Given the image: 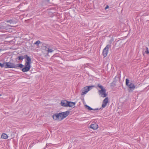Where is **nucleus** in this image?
I'll return each instance as SVG.
<instances>
[{
	"label": "nucleus",
	"instance_id": "1",
	"mask_svg": "<svg viewBox=\"0 0 149 149\" xmlns=\"http://www.w3.org/2000/svg\"><path fill=\"white\" fill-rule=\"evenodd\" d=\"M69 113L70 112L68 111L55 113L52 116V117L55 120L60 121L67 116Z\"/></svg>",
	"mask_w": 149,
	"mask_h": 149
},
{
	"label": "nucleus",
	"instance_id": "2",
	"mask_svg": "<svg viewBox=\"0 0 149 149\" xmlns=\"http://www.w3.org/2000/svg\"><path fill=\"white\" fill-rule=\"evenodd\" d=\"M6 68H17L18 67L22 68L23 67L24 65L22 64L19 63L17 65H15L14 63L10 62H6Z\"/></svg>",
	"mask_w": 149,
	"mask_h": 149
},
{
	"label": "nucleus",
	"instance_id": "3",
	"mask_svg": "<svg viewBox=\"0 0 149 149\" xmlns=\"http://www.w3.org/2000/svg\"><path fill=\"white\" fill-rule=\"evenodd\" d=\"M97 87L101 89L100 90L98 91L99 95L103 97H106L107 95V94L106 93V90L105 89L102 85L100 84H97Z\"/></svg>",
	"mask_w": 149,
	"mask_h": 149
},
{
	"label": "nucleus",
	"instance_id": "4",
	"mask_svg": "<svg viewBox=\"0 0 149 149\" xmlns=\"http://www.w3.org/2000/svg\"><path fill=\"white\" fill-rule=\"evenodd\" d=\"M126 85L128 87V90L129 92H132L135 88V86L134 84L130 82L129 84V80L128 79H126Z\"/></svg>",
	"mask_w": 149,
	"mask_h": 149
},
{
	"label": "nucleus",
	"instance_id": "5",
	"mask_svg": "<svg viewBox=\"0 0 149 149\" xmlns=\"http://www.w3.org/2000/svg\"><path fill=\"white\" fill-rule=\"evenodd\" d=\"M111 44L108 45L103 49L102 54L104 56V57H105L107 56L108 53L109 49V48H111Z\"/></svg>",
	"mask_w": 149,
	"mask_h": 149
},
{
	"label": "nucleus",
	"instance_id": "6",
	"mask_svg": "<svg viewBox=\"0 0 149 149\" xmlns=\"http://www.w3.org/2000/svg\"><path fill=\"white\" fill-rule=\"evenodd\" d=\"M92 86H86L84 87L82 89V93H81V95H83L86 94L91 89V88Z\"/></svg>",
	"mask_w": 149,
	"mask_h": 149
},
{
	"label": "nucleus",
	"instance_id": "7",
	"mask_svg": "<svg viewBox=\"0 0 149 149\" xmlns=\"http://www.w3.org/2000/svg\"><path fill=\"white\" fill-rule=\"evenodd\" d=\"M31 67V64L25 62V67L22 69V70L23 72H27L30 70Z\"/></svg>",
	"mask_w": 149,
	"mask_h": 149
},
{
	"label": "nucleus",
	"instance_id": "8",
	"mask_svg": "<svg viewBox=\"0 0 149 149\" xmlns=\"http://www.w3.org/2000/svg\"><path fill=\"white\" fill-rule=\"evenodd\" d=\"M108 102V99L107 97L105 98L103 101L102 107L103 108L105 107L107 105V104Z\"/></svg>",
	"mask_w": 149,
	"mask_h": 149
},
{
	"label": "nucleus",
	"instance_id": "9",
	"mask_svg": "<svg viewBox=\"0 0 149 149\" xmlns=\"http://www.w3.org/2000/svg\"><path fill=\"white\" fill-rule=\"evenodd\" d=\"M25 58H26L25 63L31 64V58L27 55H25Z\"/></svg>",
	"mask_w": 149,
	"mask_h": 149
},
{
	"label": "nucleus",
	"instance_id": "10",
	"mask_svg": "<svg viewBox=\"0 0 149 149\" xmlns=\"http://www.w3.org/2000/svg\"><path fill=\"white\" fill-rule=\"evenodd\" d=\"M68 102L65 100H62L61 102V105L63 107H68Z\"/></svg>",
	"mask_w": 149,
	"mask_h": 149
},
{
	"label": "nucleus",
	"instance_id": "11",
	"mask_svg": "<svg viewBox=\"0 0 149 149\" xmlns=\"http://www.w3.org/2000/svg\"><path fill=\"white\" fill-rule=\"evenodd\" d=\"M45 47H46V48L47 49V50L46 49H44L43 50H44L46 51L47 52V53L46 54L47 55H48V54L49 53H52L53 52V50L52 49H49L48 45H46L45 46Z\"/></svg>",
	"mask_w": 149,
	"mask_h": 149
},
{
	"label": "nucleus",
	"instance_id": "12",
	"mask_svg": "<svg viewBox=\"0 0 149 149\" xmlns=\"http://www.w3.org/2000/svg\"><path fill=\"white\" fill-rule=\"evenodd\" d=\"M90 127L93 130H96L98 127V126L96 123H94L91 124L90 126Z\"/></svg>",
	"mask_w": 149,
	"mask_h": 149
},
{
	"label": "nucleus",
	"instance_id": "13",
	"mask_svg": "<svg viewBox=\"0 0 149 149\" xmlns=\"http://www.w3.org/2000/svg\"><path fill=\"white\" fill-rule=\"evenodd\" d=\"M85 108L86 109H88V110H93L94 111H97L98 110H99V109L98 108H96V109H92L88 105H85Z\"/></svg>",
	"mask_w": 149,
	"mask_h": 149
},
{
	"label": "nucleus",
	"instance_id": "14",
	"mask_svg": "<svg viewBox=\"0 0 149 149\" xmlns=\"http://www.w3.org/2000/svg\"><path fill=\"white\" fill-rule=\"evenodd\" d=\"M75 104V102H68V107H72L73 106H74Z\"/></svg>",
	"mask_w": 149,
	"mask_h": 149
},
{
	"label": "nucleus",
	"instance_id": "15",
	"mask_svg": "<svg viewBox=\"0 0 149 149\" xmlns=\"http://www.w3.org/2000/svg\"><path fill=\"white\" fill-rule=\"evenodd\" d=\"M1 138L5 139H6L8 138L7 135L5 133H3L1 136Z\"/></svg>",
	"mask_w": 149,
	"mask_h": 149
},
{
	"label": "nucleus",
	"instance_id": "16",
	"mask_svg": "<svg viewBox=\"0 0 149 149\" xmlns=\"http://www.w3.org/2000/svg\"><path fill=\"white\" fill-rule=\"evenodd\" d=\"M24 58H25V55L24 56H18L16 59H17L19 60H22Z\"/></svg>",
	"mask_w": 149,
	"mask_h": 149
},
{
	"label": "nucleus",
	"instance_id": "17",
	"mask_svg": "<svg viewBox=\"0 0 149 149\" xmlns=\"http://www.w3.org/2000/svg\"><path fill=\"white\" fill-rule=\"evenodd\" d=\"M6 62L4 63H3L2 64L0 63V66H1V68H3L4 67L6 68Z\"/></svg>",
	"mask_w": 149,
	"mask_h": 149
},
{
	"label": "nucleus",
	"instance_id": "18",
	"mask_svg": "<svg viewBox=\"0 0 149 149\" xmlns=\"http://www.w3.org/2000/svg\"><path fill=\"white\" fill-rule=\"evenodd\" d=\"M146 50L145 51L146 53L147 54H149V51L148 50V48L147 47H146Z\"/></svg>",
	"mask_w": 149,
	"mask_h": 149
},
{
	"label": "nucleus",
	"instance_id": "19",
	"mask_svg": "<svg viewBox=\"0 0 149 149\" xmlns=\"http://www.w3.org/2000/svg\"><path fill=\"white\" fill-rule=\"evenodd\" d=\"M40 43V42L39 40H38L35 43V44L37 45V46H38L39 44Z\"/></svg>",
	"mask_w": 149,
	"mask_h": 149
},
{
	"label": "nucleus",
	"instance_id": "20",
	"mask_svg": "<svg viewBox=\"0 0 149 149\" xmlns=\"http://www.w3.org/2000/svg\"><path fill=\"white\" fill-rule=\"evenodd\" d=\"M109 7V6H107L105 7V9H107V8H108Z\"/></svg>",
	"mask_w": 149,
	"mask_h": 149
},
{
	"label": "nucleus",
	"instance_id": "21",
	"mask_svg": "<svg viewBox=\"0 0 149 149\" xmlns=\"http://www.w3.org/2000/svg\"><path fill=\"white\" fill-rule=\"evenodd\" d=\"M12 22V21L11 20H9V21H7V22Z\"/></svg>",
	"mask_w": 149,
	"mask_h": 149
},
{
	"label": "nucleus",
	"instance_id": "22",
	"mask_svg": "<svg viewBox=\"0 0 149 149\" xmlns=\"http://www.w3.org/2000/svg\"><path fill=\"white\" fill-rule=\"evenodd\" d=\"M49 144H49H49L47 143V144H46V147H47V146H48L49 145Z\"/></svg>",
	"mask_w": 149,
	"mask_h": 149
},
{
	"label": "nucleus",
	"instance_id": "23",
	"mask_svg": "<svg viewBox=\"0 0 149 149\" xmlns=\"http://www.w3.org/2000/svg\"><path fill=\"white\" fill-rule=\"evenodd\" d=\"M46 1L47 2H49V0H46Z\"/></svg>",
	"mask_w": 149,
	"mask_h": 149
},
{
	"label": "nucleus",
	"instance_id": "24",
	"mask_svg": "<svg viewBox=\"0 0 149 149\" xmlns=\"http://www.w3.org/2000/svg\"><path fill=\"white\" fill-rule=\"evenodd\" d=\"M1 94H0V96H1Z\"/></svg>",
	"mask_w": 149,
	"mask_h": 149
},
{
	"label": "nucleus",
	"instance_id": "25",
	"mask_svg": "<svg viewBox=\"0 0 149 149\" xmlns=\"http://www.w3.org/2000/svg\"><path fill=\"white\" fill-rule=\"evenodd\" d=\"M1 49H0V51H1Z\"/></svg>",
	"mask_w": 149,
	"mask_h": 149
}]
</instances>
